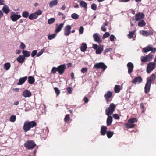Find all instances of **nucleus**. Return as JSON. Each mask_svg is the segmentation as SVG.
<instances>
[{"instance_id":"39","label":"nucleus","mask_w":156,"mask_h":156,"mask_svg":"<svg viewBox=\"0 0 156 156\" xmlns=\"http://www.w3.org/2000/svg\"><path fill=\"white\" fill-rule=\"evenodd\" d=\"M57 34L55 33L53 34L52 35H49L48 36V39L49 40H51L52 39H54L56 37Z\"/></svg>"},{"instance_id":"33","label":"nucleus","mask_w":156,"mask_h":156,"mask_svg":"<svg viewBox=\"0 0 156 156\" xmlns=\"http://www.w3.org/2000/svg\"><path fill=\"white\" fill-rule=\"evenodd\" d=\"M37 17L34 13H32L30 14L29 16V19L31 20L36 19Z\"/></svg>"},{"instance_id":"20","label":"nucleus","mask_w":156,"mask_h":156,"mask_svg":"<svg viewBox=\"0 0 156 156\" xmlns=\"http://www.w3.org/2000/svg\"><path fill=\"white\" fill-rule=\"evenodd\" d=\"M107 127L106 126H102L101 129V135L104 136L107 132Z\"/></svg>"},{"instance_id":"16","label":"nucleus","mask_w":156,"mask_h":156,"mask_svg":"<svg viewBox=\"0 0 156 156\" xmlns=\"http://www.w3.org/2000/svg\"><path fill=\"white\" fill-rule=\"evenodd\" d=\"M144 17V15L142 13L139 12L136 15L135 19L136 21H138L143 19Z\"/></svg>"},{"instance_id":"52","label":"nucleus","mask_w":156,"mask_h":156,"mask_svg":"<svg viewBox=\"0 0 156 156\" xmlns=\"http://www.w3.org/2000/svg\"><path fill=\"white\" fill-rule=\"evenodd\" d=\"M54 89L56 95L58 96L59 95L60 92L58 89V88L55 87Z\"/></svg>"},{"instance_id":"7","label":"nucleus","mask_w":156,"mask_h":156,"mask_svg":"<svg viewBox=\"0 0 156 156\" xmlns=\"http://www.w3.org/2000/svg\"><path fill=\"white\" fill-rule=\"evenodd\" d=\"M143 52L145 53L149 51H151L152 52L154 53L156 51V48H153L151 45H149L143 48Z\"/></svg>"},{"instance_id":"27","label":"nucleus","mask_w":156,"mask_h":156,"mask_svg":"<svg viewBox=\"0 0 156 156\" xmlns=\"http://www.w3.org/2000/svg\"><path fill=\"white\" fill-rule=\"evenodd\" d=\"M103 46H100L96 50V53L97 54H100L103 50Z\"/></svg>"},{"instance_id":"43","label":"nucleus","mask_w":156,"mask_h":156,"mask_svg":"<svg viewBox=\"0 0 156 156\" xmlns=\"http://www.w3.org/2000/svg\"><path fill=\"white\" fill-rule=\"evenodd\" d=\"M79 15L76 13H73L71 15V17L74 20H76L79 18Z\"/></svg>"},{"instance_id":"40","label":"nucleus","mask_w":156,"mask_h":156,"mask_svg":"<svg viewBox=\"0 0 156 156\" xmlns=\"http://www.w3.org/2000/svg\"><path fill=\"white\" fill-rule=\"evenodd\" d=\"M29 16V13L27 11H24L22 13V16L24 18H27Z\"/></svg>"},{"instance_id":"58","label":"nucleus","mask_w":156,"mask_h":156,"mask_svg":"<svg viewBox=\"0 0 156 156\" xmlns=\"http://www.w3.org/2000/svg\"><path fill=\"white\" fill-rule=\"evenodd\" d=\"M67 90L68 93L70 94L72 93V90L71 87H68L67 88Z\"/></svg>"},{"instance_id":"55","label":"nucleus","mask_w":156,"mask_h":156,"mask_svg":"<svg viewBox=\"0 0 156 156\" xmlns=\"http://www.w3.org/2000/svg\"><path fill=\"white\" fill-rule=\"evenodd\" d=\"M115 37L113 35H111L110 37V40L112 42H113Z\"/></svg>"},{"instance_id":"17","label":"nucleus","mask_w":156,"mask_h":156,"mask_svg":"<svg viewBox=\"0 0 156 156\" xmlns=\"http://www.w3.org/2000/svg\"><path fill=\"white\" fill-rule=\"evenodd\" d=\"M64 25V23H61L59 25L58 24L56 25V29L55 30V32L56 33H57L60 32L62 30Z\"/></svg>"},{"instance_id":"42","label":"nucleus","mask_w":156,"mask_h":156,"mask_svg":"<svg viewBox=\"0 0 156 156\" xmlns=\"http://www.w3.org/2000/svg\"><path fill=\"white\" fill-rule=\"evenodd\" d=\"M135 31V30H134L133 31H131V32H129V34L128 35V37L129 38L131 39L133 37Z\"/></svg>"},{"instance_id":"4","label":"nucleus","mask_w":156,"mask_h":156,"mask_svg":"<svg viewBox=\"0 0 156 156\" xmlns=\"http://www.w3.org/2000/svg\"><path fill=\"white\" fill-rule=\"evenodd\" d=\"M137 120L136 118H132L129 119L127 123L125 124V126L127 128H133L135 125L133 123L137 122Z\"/></svg>"},{"instance_id":"32","label":"nucleus","mask_w":156,"mask_h":156,"mask_svg":"<svg viewBox=\"0 0 156 156\" xmlns=\"http://www.w3.org/2000/svg\"><path fill=\"white\" fill-rule=\"evenodd\" d=\"M146 24L144 20H142L138 22V25L140 27H142L145 26Z\"/></svg>"},{"instance_id":"26","label":"nucleus","mask_w":156,"mask_h":156,"mask_svg":"<svg viewBox=\"0 0 156 156\" xmlns=\"http://www.w3.org/2000/svg\"><path fill=\"white\" fill-rule=\"evenodd\" d=\"M108 117L107 119L106 123L108 126H110L112 122V118L110 115L108 116Z\"/></svg>"},{"instance_id":"30","label":"nucleus","mask_w":156,"mask_h":156,"mask_svg":"<svg viewBox=\"0 0 156 156\" xmlns=\"http://www.w3.org/2000/svg\"><path fill=\"white\" fill-rule=\"evenodd\" d=\"M35 82V79L32 76H29L28 77V82L30 84H32Z\"/></svg>"},{"instance_id":"57","label":"nucleus","mask_w":156,"mask_h":156,"mask_svg":"<svg viewBox=\"0 0 156 156\" xmlns=\"http://www.w3.org/2000/svg\"><path fill=\"white\" fill-rule=\"evenodd\" d=\"M44 49L41 50V51L37 54V57H39L41 56L44 52Z\"/></svg>"},{"instance_id":"9","label":"nucleus","mask_w":156,"mask_h":156,"mask_svg":"<svg viewBox=\"0 0 156 156\" xmlns=\"http://www.w3.org/2000/svg\"><path fill=\"white\" fill-rule=\"evenodd\" d=\"M66 68L65 64L61 65L57 67V72L60 75H62L64 73Z\"/></svg>"},{"instance_id":"49","label":"nucleus","mask_w":156,"mask_h":156,"mask_svg":"<svg viewBox=\"0 0 156 156\" xmlns=\"http://www.w3.org/2000/svg\"><path fill=\"white\" fill-rule=\"evenodd\" d=\"M37 50H34L32 51L31 54V56L32 57H34L36 55H37Z\"/></svg>"},{"instance_id":"59","label":"nucleus","mask_w":156,"mask_h":156,"mask_svg":"<svg viewBox=\"0 0 156 156\" xmlns=\"http://www.w3.org/2000/svg\"><path fill=\"white\" fill-rule=\"evenodd\" d=\"M84 101L85 103H87L88 101V99L87 97H85L84 98Z\"/></svg>"},{"instance_id":"38","label":"nucleus","mask_w":156,"mask_h":156,"mask_svg":"<svg viewBox=\"0 0 156 156\" xmlns=\"http://www.w3.org/2000/svg\"><path fill=\"white\" fill-rule=\"evenodd\" d=\"M16 117L15 115L11 116L9 118V121L11 122H14L16 120Z\"/></svg>"},{"instance_id":"21","label":"nucleus","mask_w":156,"mask_h":156,"mask_svg":"<svg viewBox=\"0 0 156 156\" xmlns=\"http://www.w3.org/2000/svg\"><path fill=\"white\" fill-rule=\"evenodd\" d=\"M58 3L57 0L51 1L49 3V6L50 8H52L53 6L56 5Z\"/></svg>"},{"instance_id":"14","label":"nucleus","mask_w":156,"mask_h":156,"mask_svg":"<svg viewBox=\"0 0 156 156\" xmlns=\"http://www.w3.org/2000/svg\"><path fill=\"white\" fill-rule=\"evenodd\" d=\"M128 68V73L129 74H130L133 71L134 68L133 65L131 62H129L127 65Z\"/></svg>"},{"instance_id":"18","label":"nucleus","mask_w":156,"mask_h":156,"mask_svg":"<svg viewBox=\"0 0 156 156\" xmlns=\"http://www.w3.org/2000/svg\"><path fill=\"white\" fill-rule=\"evenodd\" d=\"M151 84L146 82L144 87V92L146 94H147L150 90Z\"/></svg>"},{"instance_id":"25","label":"nucleus","mask_w":156,"mask_h":156,"mask_svg":"<svg viewBox=\"0 0 156 156\" xmlns=\"http://www.w3.org/2000/svg\"><path fill=\"white\" fill-rule=\"evenodd\" d=\"M112 93L110 91H108L105 93L104 95L105 99L108 100L109 98H111L112 96Z\"/></svg>"},{"instance_id":"53","label":"nucleus","mask_w":156,"mask_h":156,"mask_svg":"<svg viewBox=\"0 0 156 156\" xmlns=\"http://www.w3.org/2000/svg\"><path fill=\"white\" fill-rule=\"evenodd\" d=\"M20 48L21 49L24 50L26 48V46L23 42H21L20 46Z\"/></svg>"},{"instance_id":"56","label":"nucleus","mask_w":156,"mask_h":156,"mask_svg":"<svg viewBox=\"0 0 156 156\" xmlns=\"http://www.w3.org/2000/svg\"><path fill=\"white\" fill-rule=\"evenodd\" d=\"M113 117L115 119H119L120 117L117 114H114L113 115Z\"/></svg>"},{"instance_id":"23","label":"nucleus","mask_w":156,"mask_h":156,"mask_svg":"<svg viewBox=\"0 0 156 156\" xmlns=\"http://www.w3.org/2000/svg\"><path fill=\"white\" fill-rule=\"evenodd\" d=\"M2 10L3 12L6 14H8L10 12L9 7L6 5H4Z\"/></svg>"},{"instance_id":"2","label":"nucleus","mask_w":156,"mask_h":156,"mask_svg":"<svg viewBox=\"0 0 156 156\" xmlns=\"http://www.w3.org/2000/svg\"><path fill=\"white\" fill-rule=\"evenodd\" d=\"M24 145L27 149L30 150L33 149L36 144L34 141L29 140L24 143Z\"/></svg>"},{"instance_id":"62","label":"nucleus","mask_w":156,"mask_h":156,"mask_svg":"<svg viewBox=\"0 0 156 156\" xmlns=\"http://www.w3.org/2000/svg\"><path fill=\"white\" fill-rule=\"evenodd\" d=\"M99 47H98V45L97 44H94L93 48L95 50H97Z\"/></svg>"},{"instance_id":"37","label":"nucleus","mask_w":156,"mask_h":156,"mask_svg":"<svg viewBox=\"0 0 156 156\" xmlns=\"http://www.w3.org/2000/svg\"><path fill=\"white\" fill-rule=\"evenodd\" d=\"M114 91L116 93H119L120 91V86L119 85H115L114 88Z\"/></svg>"},{"instance_id":"31","label":"nucleus","mask_w":156,"mask_h":156,"mask_svg":"<svg viewBox=\"0 0 156 156\" xmlns=\"http://www.w3.org/2000/svg\"><path fill=\"white\" fill-rule=\"evenodd\" d=\"M11 67V64L10 63L7 62L5 63L4 65V68L6 70H9Z\"/></svg>"},{"instance_id":"45","label":"nucleus","mask_w":156,"mask_h":156,"mask_svg":"<svg viewBox=\"0 0 156 156\" xmlns=\"http://www.w3.org/2000/svg\"><path fill=\"white\" fill-rule=\"evenodd\" d=\"M57 67H53L51 70V72L53 74H55L57 72Z\"/></svg>"},{"instance_id":"3","label":"nucleus","mask_w":156,"mask_h":156,"mask_svg":"<svg viewBox=\"0 0 156 156\" xmlns=\"http://www.w3.org/2000/svg\"><path fill=\"white\" fill-rule=\"evenodd\" d=\"M116 108L115 105L113 103H111L109 107L105 110V114L107 116L113 114Z\"/></svg>"},{"instance_id":"24","label":"nucleus","mask_w":156,"mask_h":156,"mask_svg":"<svg viewBox=\"0 0 156 156\" xmlns=\"http://www.w3.org/2000/svg\"><path fill=\"white\" fill-rule=\"evenodd\" d=\"M25 59V58L23 55H20L16 58V60L17 61L21 64H22L23 62Z\"/></svg>"},{"instance_id":"22","label":"nucleus","mask_w":156,"mask_h":156,"mask_svg":"<svg viewBox=\"0 0 156 156\" xmlns=\"http://www.w3.org/2000/svg\"><path fill=\"white\" fill-rule=\"evenodd\" d=\"M27 79V76H25L20 79L19 81L17 84L18 85H21L24 83Z\"/></svg>"},{"instance_id":"64","label":"nucleus","mask_w":156,"mask_h":156,"mask_svg":"<svg viewBox=\"0 0 156 156\" xmlns=\"http://www.w3.org/2000/svg\"><path fill=\"white\" fill-rule=\"evenodd\" d=\"M3 16V13L2 10H0V18L2 17Z\"/></svg>"},{"instance_id":"44","label":"nucleus","mask_w":156,"mask_h":156,"mask_svg":"<svg viewBox=\"0 0 156 156\" xmlns=\"http://www.w3.org/2000/svg\"><path fill=\"white\" fill-rule=\"evenodd\" d=\"M70 119L69 115V114L66 115L64 119V121L66 122H68Z\"/></svg>"},{"instance_id":"19","label":"nucleus","mask_w":156,"mask_h":156,"mask_svg":"<svg viewBox=\"0 0 156 156\" xmlns=\"http://www.w3.org/2000/svg\"><path fill=\"white\" fill-rule=\"evenodd\" d=\"M31 95V93L29 90H27L23 92V96L24 97H29Z\"/></svg>"},{"instance_id":"36","label":"nucleus","mask_w":156,"mask_h":156,"mask_svg":"<svg viewBox=\"0 0 156 156\" xmlns=\"http://www.w3.org/2000/svg\"><path fill=\"white\" fill-rule=\"evenodd\" d=\"M140 32L141 34L144 36H147L150 35V33L147 31L142 30Z\"/></svg>"},{"instance_id":"34","label":"nucleus","mask_w":156,"mask_h":156,"mask_svg":"<svg viewBox=\"0 0 156 156\" xmlns=\"http://www.w3.org/2000/svg\"><path fill=\"white\" fill-rule=\"evenodd\" d=\"M80 5L81 7H83L84 8H87V3L84 1H81L80 2Z\"/></svg>"},{"instance_id":"46","label":"nucleus","mask_w":156,"mask_h":156,"mask_svg":"<svg viewBox=\"0 0 156 156\" xmlns=\"http://www.w3.org/2000/svg\"><path fill=\"white\" fill-rule=\"evenodd\" d=\"M112 50V49L111 48H106L105 49L103 52L104 54V55H105L106 53L110 52Z\"/></svg>"},{"instance_id":"61","label":"nucleus","mask_w":156,"mask_h":156,"mask_svg":"<svg viewBox=\"0 0 156 156\" xmlns=\"http://www.w3.org/2000/svg\"><path fill=\"white\" fill-rule=\"evenodd\" d=\"M101 30L104 31H105L106 30V28H105V27L104 26H102L101 27Z\"/></svg>"},{"instance_id":"8","label":"nucleus","mask_w":156,"mask_h":156,"mask_svg":"<svg viewBox=\"0 0 156 156\" xmlns=\"http://www.w3.org/2000/svg\"><path fill=\"white\" fill-rule=\"evenodd\" d=\"M94 68L97 69L101 68L104 71L107 68V66L103 62H101L95 64L94 66Z\"/></svg>"},{"instance_id":"29","label":"nucleus","mask_w":156,"mask_h":156,"mask_svg":"<svg viewBox=\"0 0 156 156\" xmlns=\"http://www.w3.org/2000/svg\"><path fill=\"white\" fill-rule=\"evenodd\" d=\"M87 45L85 43H82L80 47L81 50L82 52L85 51L87 49Z\"/></svg>"},{"instance_id":"51","label":"nucleus","mask_w":156,"mask_h":156,"mask_svg":"<svg viewBox=\"0 0 156 156\" xmlns=\"http://www.w3.org/2000/svg\"><path fill=\"white\" fill-rule=\"evenodd\" d=\"M84 29L83 26L81 27L79 29V33L81 34H82L83 33L84 31Z\"/></svg>"},{"instance_id":"28","label":"nucleus","mask_w":156,"mask_h":156,"mask_svg":"<svg viewBox=\"0 0 156 156\" xmlns=\"http://www.w3.org/2000/svg\"><path fill=\"white\" fill-rule=\"evenodd\" d=\"M22 52L24 58L29 57L30 55V53L29 51L23 50Z\"/></svg>"},{"instance_id":"60","label":"nucleus","mask_w":156,"mask_h":156,"mask_svg":"<svg viewBox=\"0 0 156 156\" xmlns=\"http://www.w3.org/2000/svg\"><path fill=\"white\" fill-rule=\"evenodd\" d=\"M5 1L4 0H0V5H4L5 4Z\"/></svg>"},{"instance_id":"5","label":"nucleus","mask_w":156,"mask_h":156,"mask_svg":"<svg viewBox=\"0 0 156 156\" xmlns=\"http://www.w3.org/2000/svg\"><path fill=\"white\" fill-rule=\"evenodd\" d=\"M156 64L154 62H150L147 64L146 71L148 73H150L154 69Z\"/></svg>"},{"instance_id":"50","label":"nucleus","mask_w":156,"mask_h":156,"mask_svg":"<svg viewBox=\"0 0 156 156\" xmlns=\"http://www.w3.org/2000/svg\"><path fill=\"white\" fill-rule=\"evenodd\" d=\"M91 8L93 10L95 11L97 9V5L95 3L92 4L91 6Z\"/></svg>"},{"instance_id":"1","label":"nucleus","mask_w":156,"mask_h":156,"mask_svg":"<svg viewBox=\"0 0 156 156\" xmlns=\"http://www.w3.org/2000/svg\"><path fill=\"white\" fill-rule=\"evenodd\" d=\"M36 125V123L34 121H25L23 126V129L25 132L29 131L31 128H32Z\"/></svg>"},{"instance_id":"48","label":"nucleus","mask_w":156,"mask_h":156,"mask_svg":"<svg viewBox=\"0 0 156 156\" xmlns=\"http://www.w3.org/2000/svg\"><path fill=\"white\" fill-rule=\"evenodd\" d=\"M109 36H110V34L108 32H106L104 34V35L102 37V38L103 39L106 38L108 37Z\"/></svg>"},{"instance_id":"6","label":"nucleus","mask_w":156,"mask_h":156,"mask_svg":"<svg viewBox=\"0 0 156 156\" xmlns=\"http://www.w3.org/2000/svg\"><path fill=\"white\" fill-rule=\"evenodd\" d=\"M153 57V55L150 54L146 55L145 56H142L140 57L141 61L142 62H150L151 60Z\"/></svg>"},{"instance_id":"54","label":"nucleus","mask_w":156,"mask_h":156,"mask_svg":"<svg viewBox=\"0 0 156 156\" xmlns=\"http://www.w3.org/2000/svg\"><path fill=\"white\" fill-rule=\"evenodd\" d=\"M87 71V69L86 67H83L81 69V72L83 73H86Z\"/></svg>"},{"instance_id":"47","label":"nucleus","mask_w":156,"mask_h":156,"mask_svg":"<svg viewBox=\"0 0 156 156\" xmlns=\"http://www.w3.org/2000/svg\"><path fill=\"white\" fill-rule=\"evenodd\" d=\"M42 13V12L40 10H39L37 11L36 12H34L35 14V15H36V16L37 17H38V16L39 15H41Z\"/></svg>"},{"instance_id":"15","label":"nucleus","mask_w":156,"mask_h":156,"mask_svg":"<svg viewBox=\"0 0 156 156\" xmlns=\"http://www.w3.org/2000/svg\"><path fill=\"white\" fill-rule=\"evenodd\" d=\"M155 74H152L150 77H147V82L151 84V82H154L155 80Z\"/></svg>"},{"instance_id":"63","label":"nucleus","mask_w":156,"mask_h":156,"mask_svg":"<svg viewBox=\"0 0 156 156\" xmlns=\"http://www.w3.org/2000/svg\"><path fill=\"white\" fill-rule=\"evenodd\" d=\"M19 103V101H15L13 103V105H15L17 106Z\"/></svg>"},{"instance_id":"11","label":"nucleus","mask_w":156,"mask_h":156,"mask_svg":"<svg viewBox=\"0 0 156 156\" xmlns=\"http://www.w3.org/2000/svg\"><path fill=\"white\" fill-rule=\"evenodd\" d=\"M72 27L70 25H67L65 27L64 34L65 36L69 35L71 33Z\"/></svg>"},{"instance_id":"12","label":"nucleus","mask_w":156,"mask_h":156,"mask_svg":"<svg viewBox=\"0 0 156 156\" xmlns=\"http://www.w3.org/2000/svg\"><path fill=\"white\" fill-rule=\"evenodd\" d=\"M142 79L140 76H138L134 78L132 81V83L135 84H139L142 82Z\"/></svg>"},{"instance_id":"10","label":"nucleus","mask_w":156,"mask_h":156,"mask_svg":"<svg viewBox=\"0 0 156 156\" xmlns=\"http://www.w3.org/2000/svg\"><path fill=\"white\" fill-rule=\"evenodd\" d=\"M21 17L20 15H18L14 12H12L10 18L13 21H16Z\"/></svg>"},{"instance_id":"13","label":"nucleus","mask_w":156,"mask_h":156,"mask_svg":"<svg viewBox=\"0 0 156 156\" xmlns=\"http://www.w3.org/2000/svg\"><path fill=\"white\" fill-rule=\"evenodd\" d=\"M93 37L94 41L99 43H100L102 42L101 39L100 35L98 33H95L93 35Z\"/></svg>"},{"instance_id":"41","label":"nucleus","mask_w":156,"mask_h":156,"mask_svg":"<svg viewBox=\"0 0 156 156\" xmlns=\"http://www.w3.org/2000/svg\"><path fill=\"white\" fill-rule=\"evenodd\" d=\"M55 21V18H52L49 19L48 20V24L50 25L54 23Z\"/></svg>"},{"instance_id":"35","label":"nucleus","mask_w":156,"mask_h":156,"mask_svg":"<svg viewBox=\"0 0 156 156\" xmlns=\"http://www.w3.org/2000/svg\"><path fill=\"white\" fill-rule=\"evenodd\" d=\"M106 134L108 138H110L114 134V132L113 131H107L106 132Z\"/></svg>"}]
</instances>
